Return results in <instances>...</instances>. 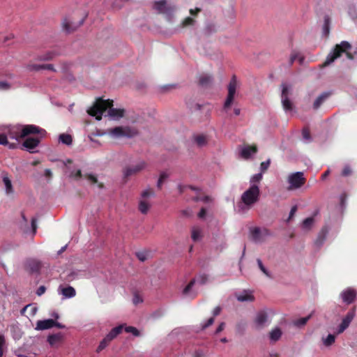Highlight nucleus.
Returning <instances> with one entry per match:
<instances>
[{"label":"nucleus","instance_id":"6e6552de","mask_svg":"<svg viewBox=\"0 0 357 357\" xmlns=\"http://www.w3.org/2000/svg\"><path fill=\"white\" fill-rule=\"evenodd\" d=\"M154 8L158 11V13L165 14L168 21H171L172 20L175 8L172 6H168L166 0H160L155 2Z\"/></svg>","mask_w":357,"mask_h":357},{"label":"nucleus","instance_id":"3c124183","mask_svg":"<svg viewBox=\"0 0 357 357\" xmlns=\"http://www.w3.org/2000/svg\"><path fill=\"white\" fill-rule=\"evenodd\" d=\"M187 189H190V190H194V191H197L198 190V188H195V187L191 186V185H182L181 184H179L178 185V190L180 193H183Z\"/></svg>","mask_w":357,"mask_h":357},{"label":"nucleus","instance_id":"49530a36","mask_svg":"<svg viewBox=\"0 0 357 357\" xmlns=\"http://www.w3.org/2000/svg\"><path fill=\"white\" fill-rule=\"evenodd\" d=\"M111 341L112 340L110 339H107V336L106 335L105 337L100 342L97 351H100L101 350L104 349Z\"/></svg>","mask_w":357,"mask_h":357},{"label":"nucleus","instance_id":"ddd939ff","mask_svg":"<svg viewBox=\"0 0 357 357\" xmlns=\"http://www.w3.org/2000/svg\"><path fill=\"white\" fill-rule=\"evenodd\" d=\"M42 137L40 136L39 137H27L22 146L29 152L35 153V149L38 146L40 142V139Z\"/></svg>","mask_w":357,"mask_h":357},{"label":"nucleus","instance_id":"20e7f679","mask_svg":"<svg viewBox=\"0 0 357 357\" xmlns=\"http://www.w3.org/2000/svg\"><path fill=\"white\" fill-rule=\"evenodd\" d=\"M137 129L130 126H116L109 128L106 131H98L96 135H108L112 139L131 138L137 135Z\"/></svg>","mask_w":357,"mask_h":357},{"label":"nucleus","instance_id":"dca6fc26","mask_svg":"<svg viewBox=\"0 0 357 357\" xmlns=\"http://www.w3.org/2000/svg\"><path fill=\"white\" fill-rule=\"evenodd\" d=\"M257 151L256 146L246 145L240 149V155L243 159L248 160L251 158Z\"/></svg>","mask_w":357,"mask_h":357},{"label":"nucleus","instance_id":"603ef678","mask_svg":"<svg viewBox=\"0 0 357 357\" xmlns=\"http://www.w3.org/2000/svg\"><path fill=\"white\" fill-rule=\"evenodd\" d=\"M194 23V20L190 17H186L181 24V27L188 26L190 25H192Z\"/></svg>","mask_w":357,"mask_h":357},{"label":"nucleus","instance_id":"9d476101","mask_svg":"<svg viewBox=\"0 0 357 357\" xmlns=\"http://www.w3.org/2000/svg\"><path fill=\"white\" fill-rule=\"evenodd\" d=\"M290 86L287 84H282V94L281 100L282 107L286 112H291L293 111L292 103L289 99V92Z\"/></svg>","mask_w":357,"mask_h":357},{"label":"nucleus","instance_id":"2f4dec72","mask_svg":"<svg viewBox=\"0 0 357 357\" xmlns=\"http://www.w3.org/2000/svg\"><path fill=\"white\" fill-rule=\"evenodd\" d=\"M0 144L7 145L10 149H15L17 147V143H9L6 135L0 134Z\"/></svg>","mask_w":357,"mask_h":357},{"label":"nucleus","instance_id":"f03ea898","mask_svg":"<svg viewBox=\"0 0 357 357\" xmlns=\"http://www.w3.org/2000/svg\"><path fill=\"white\" fill-rule=\"evenodd\" d=\"M38 134L41 137H44L47 132L45 130L33 124L29 125H15L8 127L6 136L8 139H15V142L19 145L21 139L29 135Z\"/></svg>","mask_w":357,"mask_h":357},{"label":"nucleus","instance_id":"c9c22d12","mask_svg":"<svg viewBox=\"0 0 357 357\" xmlns=\"http://www.w3.org/2000/svg\"><path fill=\"white\" fill-rule=\"evenodd\" d=\"M55 55L56 54L54 52H48L45 54L38 56L37 59L39 61H50L52 60Z\"/></svg>","mask_w":357,"mask_h":357},{"label":"nucleus","instance_id":"f257e3e1","mask_svg":"<svg viewBox=\"0 0 357 357\" xmlns=\"http://www.w3.org/2000/svg\"><path fill=\"white\" fill-rule=\"evenodd\" d=\"M124 112L123 109L114 108L113 100H104L102 98H98L94 105L87 111L89 115L95 116L98 121L101 120L103 114L112 120H119L123 116Z\"/></svg>","mask_w":357,"mask_h":357},{"label":"nucleus","instance_id":"c756f323","mask_svg":"<svg viewBox=\"0 0 357 357\" xmlns=\"http://www.w3.org/2000/svg\"><path fill=\"white\" fill-rule=\"evenodd\" d=\"M314 222V219L313 217L307 218L303 221L301 227L303 230L309 231L313 227Z\"/></svg>","mask_w":357,"mask_h":357},{"label":"nucleus","instance_id":"6ab92c4d","mask_svg":"<svg viewBox=\"0 0 357 357\" xmlns=\"http://www.w3.org/2000/svg\"><path fill=\"white\" fill-rule=\"evenodd\" d=\"M235 296L240 302H251L255 299L252 291L250 290H243L236 293Z\"/></svg>","mask_w":357,"mask_h":357},{"label":"nucleus","instance_id":"c85d7f7f","mask_svg":"<svg viewBox=\"0 0 357 357\" xmlns=\"http://www.w3.org/2000/svg\"><path fill=\"white\" fill-rule=\"evenodd\" d=\"M194 142L199 147H202L207 144V137L204 135H197L193 137Z\"/></svg>","mask_w":357,"mask_h":357},{"label":"nucleus","instance_id":"0eeeda50","mask_svg":"<svg viewBox=\"0 0 357 357\" xmlns=\"http://www.w3.org/2000/svg\"><path fill=\"white\" fill-rule=\"evenodd\" d=\"M271 323L267 312L264 310L257 312L253 320L254 327L257 330H261L268 326Z\"/></svg>","mask_w":357,"mask_h":357},{"label":"nucleus","instance_id":"8fccbe9b","mask_svg":"<svg viewBox=\"0 0 357 357\" xmlns=\"http://www.w3.org/2000/svg\"><path fill=\"white\" fill-rule=\"evenodd\" d=\"M11 89V84L7 81H0V91H8Z\"/></svg>","mask_w":357,"mask_h":357},{"label":"nucleus","instance_id":"9b49d317","mask_svg":"<svg viewBox=\"0 0 357 357\" xmlns=\"http://www.w3.org/2000/svg\"><path fill=\"white\" fill-rule=\"evenodd\" d=\"M153 196H154V193L150 189H146L142 192L141 199L139 203V210L142 213L146 214L148 212L150 204L147 202L146 199Z\"/></svg>","mask_w":357,"mask_h":357},{"label":"nucleus","instance_id":"13d9d810","mask_svg":"<svg viewBox=\"0 0 357 357\" xmlns=\"http://www.w3.org/2000/svg\"><path fill=\"white\" fill-rule=\"evenodd\" d=\"M137 257L141 261H144L146 259V254L144 252H137Z\"/></svg>","mask_w":357,"mask_h":357},{"label":"nucleus","instance_id":"bb28decb","mask_svg":"<svg viewBox=\"0 0 357 357\" xmlns=\"http://www.w3.org/2000/svg\"><path fill=\"white\" fill-rule=\"evenodd\" d=\"M191 238L194 241H199L202 238V230L200 227L195 226L191 230Z\"/></svg>","mask_w":357,"mask_h":357},{"label":"nucleus","instance_id":"e2e57ef3","mask_svg":"<svg viewBox=\"0 0 357 357\" xmlns=\"http://www.w3.org/2000/svg\"><path fill=\"white\" fill-rule=\"evenodd\" d=\"M206 215V211L204 208H202L199 213H198V217L199 218H204Z\"/></svg>","mask_w":357,"mask_h":357},{"label":"nucleus","instance_id":"412c9836","mask_svg":"<svg viewBox=\"0 0 357 357\" xmlns=\"http://www.w3.org/2000/svg\"><path fill=\"white\" fill-rule=\"evenodd\" d=\"M59 294H61L63 298H71L76 295L75 289L71 286L62 287L58 289Z\"/></svg>","mask_w":357,"mask_h":357},{"label":"nucleus","instance_id":"393cba45","mask_svg":"<svg viewBox=\"0 0 357 357\" xmlns=\"http://www.w3.org/2000/svg\"><path fill=\"white\" fill-rule=\"evenodd\" d=\"M2 180L5 186L6 194L8 195L13 194L14 190L10 179L5 174L3 176Z\"/></svg>","mask_w":357,"mask_h":357},{"label":"nucleus","instance_id":"5fc2aeb1","mask_svg":"<svg viewBox=\"0 0 357 357\" xmlns=\"http://www.w3.org/2000/svg\"><path fill=\"white\" fill-rule=\"evenodd\" d=\"M352 172L351 167L349 165H346L342 172V175L344 176H349Z\"/></svg>","mask_w":357,"mask_h":357},{"label":"nucleus","instance_id":"4468645a","mask_svg":"<svg viewBox=\"0 0 357 357\" xmlns=\"http://www.w3.org/2000/svg\"><path fill=\"white\" fill-rule=\"evenodd\" d=\"M340 296L344 303L351 304L356 298V292L351 288H347L342 291Z\"/></svg>","mask_w":357,"mask_h":357},{"label":"nucleus","instance_id":"de8ad7c7","mask_svg":"<svg viewBox=\"0 0 357 357\" xmlns=\"http://www.w3.org/2000/svg\"><path fill=\"white\" fill-rule=\"evenodd\" d=\"M195 282V280H192L190 282V283L185 287V289L183 291V295L190 296V290H191L192 287H193Z\"/></svg>","mask_w":357,"mask_h":357},{"label":"nucleus","instance_id":"338daca9","mask_svg":"<svg viewBox=\"0 0 357 357\" xmlns=\"http://www.w3.org/2000/svg\"><path fill=\"white\" fill-rule=\"evenodd\" d=\"M45 287L44 286H40L38 289H37V291H36V294L38 296H41L42 294H43L45 291Z\"/></svg>","mask_w":357,"mask_h":357},{"label":"nucleus","instance_id":"423d86ee","mask_svg":"<svg viewBox=\"0 0 357 357\" xmlns=\"http://www.w3.org/2000/svg\"><path fill=\"white\" fill-rule=\"evenodd\" d=\"M305 178L303 172H296L289 174L287 176V190L289 191L301 188L305 183Z\"/></svg>","mask_w":357,"mask_h":357},{"label":"nucleus","instance_id":"a878e982","mask_svg":"<svg viewBox=\"0 0 357 357\" xmlns=\"http://www.w3.org/2000/svg\"><path fill=\"white\" fill-rule=\"evenodd\" d=\"M63 337V335L61 333H58L56 334L50 335L47 337V342L51 346L55 345L56 343L61 342Z\"/></svg>","mask_w":357,"mask_h":357},{"label":"nucleus","instance_id":"cd10ccee","mask_svg":"<svg viewBox=\"0 0 357 357\" xmlns=\"http://www.w3.org/2000/svg\"><path fill=\"white\" fill-rule=\"evenodd\" d=\"M123 327H124V325L121 324L116 327L113 328L110 331V332L107 335V339H110L111 340L114 339L118 335H119L122 332Z\"/></svg>","mask_w":357,"mask_h":357},{"label":"nucleus","instance_id":"4d7b16f0","mask_svg":"<svg viewBox=\"0 0 357 357\" xmlns=\"http://www.w3.org/2000/svg\"><path fill=\"white\" fill-rule=\"evenodd\" d=\"M213 322H214L213 317L209 318L206 323L202 324V329H205L206 328L212 325Z\"/></svg>","mask_w":357,"mask_h":357},{"label":"nucleus","instance_id":"7ed1b4c3","mask_svg":"<svg viewBox=\"0 0 357 357\" xmlns=\"http://www.w3.org/2000/svg\"><path fill=\"white\" fill-rule=\"evenodd\" d=\"M260 190L259 185L250 186L241 195V202L237 204L236 209L240 213L248 212L258 202Z\"/></svg>","mask_w":357,"mask_h":357},{"label":"nucleus","instance_id":"a18cd8bd","mask_svg":"<svg viewBox=\"0 0 357 357\" xmlns=\"http://www.w3.org/2000/svg\"><path fill=\"white\" fill-rule=\"evenodd\" d=\"M111 341L112 340L110 339H107V336L106 335L105 337L100 342L97 351H100L101 350L104 349Z\"/></svg>","mask_w":357,"mask_h":357},{"label":"nucleus","instance_id":"aec40b11","mask_svg":"<svg viewBox=\"0 0 357 357\" xmlns=\"http://www.w3.org/2000/svg\"><path fill=\"white\" fill-rule=\"evenodd\" d=\"M55 321L52 319L38 320L36 322L35 329L37 331H44L54 327Z\"/></svg>","mask_w":357,"mask_h":357},{"label":"nucleus","instance_id":"5701e85b","mask_svg":"<svg viewBox=\"0 0 357 357\" xmlns=\"http://www.w3.org/2000/svg\"><path fill=\"white\" fill-rule=\"evenodd\" d=\"M26 266L32 273H38L41 268V263L36 259H29L26 262Z\"/></svg>","mask_w":357,"mask_h":357},{"label":"nucleus","instance_id":"39448f33","mask_svg":"<svg viewBox=\"0 0 357 357\" xmlns=\"http://www.w3.org/2000/svg\"><path fill=\"white\" fill-rule=\"evenodd\" d=\"M351 45L347 41H342L340 44L337 45L333 52H331L326 57L325 62L323 63V66H326L331 64L336 59L340 57L344 52L346 53L347 56L349 59H353L354 55H357V47L356 50L354 52V54L347 52V51L350 49Z\"/></svg>","mask_w":357,"mask_h":357},{"label":"nucleus","instance_id":"c03bdc74","mask_svg":"<svg viewBox=\"0 0 357 357\" xmlns=\"http://www.w3.org/2000/svg\"><path fill=\"white\" fill-rule=\"evenodd\" d=\"M111 341L112 340L110 339H107V336L106 335L105 337L100 342L97 351H100L101 350L104 349Z\"/></svg>","mask_w":357,"mask_h":357},{"label":"nucleus","instance_id":"69168bd1","mask_svg":"<svg viewBox=\"0 0 357 357\" xmlns=\"http://www.w3.org/2000/svg\"><path fill=\"white\" fill-rule=\"evenodd\" d=\"M225 324L224 322H222L218 326V327L216 328L215 333L218 334V333H220L222 331H223L225 328Z\"/></svg>","mask_w":357,"mask_h":357},{"label":"nucleus","instance_id":"79ce46f5","mask_svg":"<svg viewBox=\"0 0 357 357\" xmlns=\"http://www.w3.org/2000/svg\"><path fill=\"white\" fill-rule=\"evenodd\" d=\"M123 329L126 333H132L134 336L137 337L139 335V331L135 327L124 326Z\"/></svg>","mask_w":357,"mask_h":357},{"label":"nucleus","instance_id":"864d4df0","mask_svg":"<svg viewBox=\"0 0 357 357\" xmlns=\"http://www.w3.org/2000/svg\"><path fill=\"white\" fill-rule=\"evenodd\" d=\"M271 160L268 159L266 161L262 162L260 165V169L261 172H265L270 165Z\"/></svg>","mask_w":357,"mask_h":357},{"label":"nucleus","instance_id":"09e8293b","mask_svg":"<svg viewBox=\"0 0 357 357\" xmlns=\"http://www.w3.org/2000/svg\"><path fill=\"white\" fill-rule=\"evenodd\" d=\"M211 80L212 79L211 76L204 75L200 77L199 82L202 85L204 86L211 83Z\"/></svg>","mask_w":357,"mask_h":357},{"label":"nucleus","instance_id":"473e14b6","mask_svg":"<svg viewBox=\"0 0 357 357\" xmlns=\"http://www.w3.org/2000/svg\"><path fill=\"white\" fill-rule=\"evenodd\" d=\"M59 141L63 144L69 146L72 144L73 139L71 135L63 133L59 135Z\"/></svg>","mask_w":357,"mask_h":357},{"label":"nucleus","instance_id":"774afa93","mask_svg":"<svg viewBox=\"0 0 357 357\" xmlns=\"http://www.w3.org/2000/svg\"><path fill=\"white\" fill-rule=\"evenodd\" d=\"M298 56V54L296 53V52H293L291 54V56H290V64L293 63L294 62V61L297 59Z\"/></svg>","mask_w":357,"mask_h":357},{"label":"nucleus","instance_id":"b1692460","mask_svg":"<svg viewBox=\"0 0 357 357\" xmlns=\"http://www.w3.org/2000/svg\"><path fill=\"white\" fill-rule=\"evenodd\" d=\"M330 95L331 93L329 92H324L319 95L314 102L313 108L314 109H317L321 105V104L330 96Z\"/></svg>","mask_w":357,"mask_h":357},{"label":"nucleus","instance_id":"7c9ffc66","mask_svg":"<svg viewBox=\"0 0 357 357\" xmlns=\"http://www.w3.org/2000/svg\"><path fill=\"white\" fill-rule=\"evenodd\" d=\"M282 336V331L279 328H275L269 333V337L271 341L276 342Z\"/></svg>","mask_w":357,"mask_h":357},{"label":"nucleus","instance_id":"4be33fe9","mask_svg":"<svg viewBox=\"0 0 357 357\" xmlns=\"http://www.w3.org/2000/svg\"><path fill=\"white\" fill-rule=\"evenodd\" d=\"M329 228L328 226H324L319 233L318 234V236L314 241V244L317 247L319 248L321 247L324 243L325 242L326 239L327 234L328 233Z\"/></svg>","mask_w":357,"mask_h":357},{"label":"nucleus","instance_id":"ea45409f","mask_svg":"<svg viewBox=\"0 0 357 357\" xmlns=\"http://www.w3.org/2000/svg\"><path fill=\"white\" fill-rule=\"evenodd\" d=\"M257 263L258 264L259 268L261 271V272L266 275L267 277H271L270 272L267 270V268L264 266L261 260L260 259H257Z\"/></svg>","mask_w":357,"mask_h":357},{"label":"nucleus","instance_id":"bf43d9fd","mask_svg":"<svg viewBox=\"0 0 357 357\" xmlns=\"http://www.w3.org/2000/svg\"><path fill=\"white\" fill-rule=\"evenodd\" d=\"M43 70L55 71V69L52 64H43Z\"/></svg>","mask_w":357,"mask_h":357},{"label":"nucleus","instance_id":"2eb2a0df","mask_svg":"<svg viewBox=\"0 0 357 357\" xmlns=\"http://www.w3.org/2000/svg\"><path fill=\"white\" fill-rule=\"evenodd\" d=\"M84 22V19L80 20L78 22H73L69 18H64L62 22L63 29L68 33L75 30Z\"/></svg>","mask_w":357,"mask_h":357},{"label":"nucleus","instance_id":"72a5a7b5","mask_svg":"<svg viewBox=\"0 0 357 357\" xmlns=\"http://www.w3.org/2000/svg\"><path fill=\"white\" fill-rule=\"evenodd\" d=\"M263 175L261 172L253 175L250 180V186H252V185H258V184L261 181Z\"/></svg>","mask_w":357,"mask_h":357},{"label":"nucleus","instance_id":"6e6d98bb","mask_svg":"<svg viewBox=\"0 0 357 357\" xmlns=\"http://www.w3.org/2000/svg\"><path fill=\"white\" fill-rule=\"evenodd\" d=\"M324 33L327 35L329 33V24H328V18L326 17L324 20V24L323 26Z\"/></svg>","mask_w":357,"mask_h":357},{"label":"nucleus","instance_id":"58836bf2","mask_svg":"<svg viewBox=\"0 0 357 357\" xmlns=\"http://www.w3.org/2000/svg\"><path fill=\"white\" fill-rule=\"evenodd\" d=\"M26 68L29 71H39L43 70V65L36 63H29Z\"/></svg>","mask_w":357,"mask_h":357},{"label":"nucleus","instance_id":"1a4fd4ad","mask_svg":"<svg viewBox=\"0 0 357 357\" xmlns=\"http://www.w3.org/2000/svg\"><path fill=\"white\" fill-rule=\"evenodd\" d=\"M236 86H237V82H236V76H233L229 82V84L228 85V95H227V99L225 100V102L224 104V110L227 112V109L230 107V106L231 105L233 101H234V96H235V93H236Z\"/></svg>","mask_w":357,"mask_h":357},{"label":"nucleus","instance_id":"0e129e2a","mask_svg":"<svg viewBox=\"0 0 357 357\" xmlns=\"http://www.w3.org/2000/svg\"><path fill=\"white\" fill-rule=\"evenodd\" d=\"M78 273L76 272H72L70 274L68 275V280H73L77 278Z\"/></svg>","mask_w":357,"mask_h":357},{"label":"nucleus","instance_id":"a211bd4d","mask_svg":"<svg viewBox=\"0 0 357 357\" xmlns=\"http://www.w3.org/2000/svg\"><path fill=\"white\" fill-rule=\"evenodd\" d=\"M251 238L255 242H260L263 239V236L268 235V230L266 229H261L259 227H254L250 229Z\"/></svg>","mask_w":357,"mask_h":357},{"label":"nucleus","instance_id":"a19ab883","mask_svg":"<svg viewBox=\"0 0 357 357\" xmlns=\"http://www.w3.org/2000/svg\"><path fill=\"white\" fill-rule=\"evenodd\" d=\"M70 176L75 180H79L82 177L81 170L79 169H75L70 171Z\"/></svg>","mask_w":357,"mask_h":357},{"label":"nucleus","instance_id":"4c0bfd02","mask_svg":"<svg viewBox=\"0 0 357 357\" xmlns=\"http://www.w3.org/2000/svg\"><path fill=\"white\" fill-rule=\"evenodd\" d=\"M86 178L91 183V184H97L98 186L100 188L102 187V185L98 181L97 177L93 174H88L86 175Z\"/></svg>","mask_w":357,"mask_h":357},{"label":"nucleus","instance_id":"f704fd0d","mask_svg":"<svg viewBox=\"0 0 357 357\" xmlns=\"http://www.w3.org/2000/svg\"><path fill=\"white\" fill-rule=\"evenodd\" d=\"M323 343L326 347L331 346L335 341V337L334 335L329 334L327 337L322 338Z\"/></svg>","mask_w":357,"mask_h":357},{"label":"nucleus","instance_id":"e433bc0d","mask_svg":"<svg viewBox=\"0 0 357 357\" xmlns=\"http://www.w3.org/2000/svg\"><path fill=\"white\" fill-rule=\"evenodd\" d=\"M311 315H308L305 317L298 319L294 321V325L297 327H302L305 325L308 320L310 319Z\"/></svg>","mask_w":357,"mask_h":357},{"label":"nucleus","instance_id":"680f3d73","mask_svg":"<svg viewBox=\"0 0 357 357\" xmlns=\"http://www.w3.org/2000/svg\"><path fill=\"white\" fill-rule=\"evenodd\" d=\"M168 176H169V175L166 172H162L160 174L159 179L164 182L165 180L168 178Z\"/></svg>","mask_w":357,"mask_h":357},{"label":"nucleus","instance_id":"f3484780","mask_svg":"<svg viewBox=\"0 0 357 357\" xmlns=\"http://www.w3.org/2000/svg\"><path fill=\"white\" fill-rule=\"evenodd\" d=\"M355 316V313L354 311L349 312L346 316L343 318L341 324L338 326L337 333H343L349 326L351 321L353 320Z\"/></svg>","mask_w":357,"mask_h":357},{"label":"nucleus","instance_id":"37998d69","mask_svg":"<svg viewBox=\"0 0 357 357\" xmlns=\"http://www.w3.org/2000/svg\"><path fill=\"white\" fill-rule=\"evenodd\" d=\"M302 138L304 143H309L311 142V137L309 130L304 128L302 132Z\"/></svg>","mask_w":357,"mask_h":357},{"label":"nucleus","instance_id":"052dcab7","mask_svg":"<svg viewBox=\"0 0 357 357\" xmlns=\"http://www.w3.org/2000/svg\"><path fill=\"white\" fill-rule=\"evenodd\" d=\"M195 201H202L204 202H207L210 200V198L207 196H204V197H195Z\"/></svg>","mask_w":357,"mask_h":357},{"label":"nucleus","instance_id":"f8f14e48","mask_svg":"<svg viewBox=\"0 0 357 357\" xmlns=\"http://www.w3.org/2000/svg\"><path fill=\"white\" fill-rule=\"evenodd\" d=\"M146 162L143 160L138 161L135 165L127 167L123 170V174L126 177L132 176L141 172L146 167Z\"/></svg>","mask_w":357,"mask_h":357}]
</instances>
